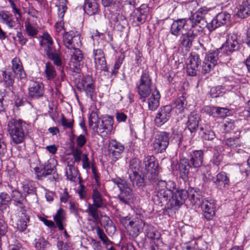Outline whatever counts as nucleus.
<instances>
[{"instance_id":"37998d69","label":"nucleus","mask_w":250,"mask_h":250,"mask_svg":"<svg viewBox=\"0 0 250 250\" xmlns=\"http://www.w3.org/2000/svg\"><path fill=\"white\" fill-rule=\"evenodd\" d=\"M175 105L176 112L179 113L183 112L187 105V103L184 97L182 96L176 99L175 102Z\"/></svg>"},{"instance_id":"393cba45","label":"nucleus","mask_w":250,"mask_h":250,"mask_svg":"<svg viewBox=\"0 0 250 250\" xmlns=\"http://www.w3.org/2000/svg\"><path fill=\"white\" fill-rule=\"evenodd\" d=\"M35 173L37 178L39 180H42L44 178L50 176L49 179H54V177L51 176L53 173H55V171L53 168H50L48 166L44 167H36L35 168Z\"/></svg>"},{"instance_id":"dca6fc26","label":"nucleus","mask_w":250,"mask_h":250,"mask_svg":"<svg viewBox=\"0 0 250 250\" xmlns=\"http://www.w3.org/2000/svg\"><path fill=\"white\" fill-rule=\"evenodd\" d=\"M192 167L190 165L188 159L187 158L181 159L175 166V168L179 171V177L186 181L188 177L189 168Z\"/></svg>"},{"instance_id":"473e14b6","label":"nucleus","mask_w":250,"mask_h":250,"mask_svg":"<svg viewBox=\"0 0 250 250\" xmlns=\"http://www.w3.org/2000/svg\"><path fill=\"white\" fill-rule=\"evenodd\" d=\"M0 19L3 23L10 28L14 27L16 25V22L13 19V15L8 12H0Z\"/></svg>"},{"instance_id":"2eb2a0df","label":"nucleus","mask_w":250,"mask_h":250,"mask_svg":"<svg viewBox=\"0 0 250 250\" xmlns=\"http://www.w3.org/2000/svg\"><path fill=\"white\" fill-rule=\"evenodd\" d=\"M28 92L29 96L32 98L42 97L44 92V85L41 82L32 81L29 85Z\"/></svg>"},{"instance_id":"052dcab7","label":"nucleus","mask_w":250,"mask_h":250,"mask_svg":"<svg viewBox=\"0 0 250 250\" xmlns=\"http://www.w3.org/2000/svg\"><path fill=\"white\" fill-rule=\"evenodd\" d=\"M11 201V197L5 192L0 193V206L6 205Z\"/></svg>"},{"instance_id":"13d9d810","label":"nucleus","mask_w":250,"mask_h":250,"mask_svg":"<svg viewBox=\"0 0 250 250\" xmlns=\"http://www.w3.org/2000/svg\"><path fill=\"white\" fill-rule=\"evenodd\" d=\"M72 37L70 49L76 48V47L80 46L81 44L80 36L77 32H74V36H72Z\"/></svg>"},{"instance_id":"20e7f679","label":"nucleus","mask_w":250,"mask_h":250,"mask_svg":"<svg viewBox=\"0 0 250 250\" xmlns=\"http://www.w3.org/2000/svg\"><path fill=\"white\" fill-rule=\"evenodd\" d=\"M220 41L222 42L220 50L227 55H229L239 48L237 36L235 34L224 33L220 37Z\"/></svg>"},{"instance_id":"680f3d73","label":"nucleus","mask_w":250,"mask_h":250,"mask_svg":"<svg viewBox=\"0 0 250 250\" xmlns=\"http://www.w3.org/2000/svg\"><path fill=\"white\" fill-rule=\"evenodd\" d=\"M93 55L94 62L99 61L100 60L105 59L104 54L103 51L101 49H94L93 50Z\"/></svg>"},{"instance_id":"e433bc0d","label":"nucleus","mask_w":250,"mask_h":250,"mask_svg":"<svg viewBox=\"0 0 250 250\" xmlns=\"http://www.w3.org/2000/svg\"><path fill=\"white\" fill-rule=\"evenodd\" d=\"M100 208L97 207L95 205L89 203L88 208L86 210V212L92 217L94 221L95 222H97L100 220L98 208Z\"/></svg>"},{"instance_id":"72a5a7b5","label":"nucleus","mask_w":250,"mask_h":250,"mask_svg":"<svg viewBox=\"0 0 250 250\" xmlns=\"http://www.w3.org/2000/svg\"><path fill=\"white\" fill-rule=\"evenodd\" d=\"M201 208L204 212V215L207 220H210L215 214L213 205L210 203H203L201 204Z\"/></svg>"},{"instance_id":"9b49d317","label":"nucleus","mask_w":250,"mask_h":250,"mask_svg":"<svg viewBox=\"0 0 250 250\" xmlns=\"http://www.w3.org/2000/svg\"><path fill=\"white\" fill-rule=\"evenodd\" d=\"M171 110L172 107L170 105L160 107L154 119L156 125L160 126L167 122L170 118Z\"/></svg>"},{"instance_id":"0eeeda50","label":"nucleus","mask_w":250,"mask_h":250,"mask_svg":"<svg viewBox=\"0 0 250 250\" xmlns=\"http://www.w3.org/2000/svg\"><path fill=\"white\" fill-rule=\"evenodd\" d=\"M169 134L166 132H161L156 135L152 144L153 150L156 153H162L165 151L169 144Z\"/></svg>"},{"instance_id":"a18cd8bd","label":"nucleus","mask_w":250,"mask_h":250,"mask_svg":"<svg viewBox=\"0 0 250 250\" xmlns=\"http://www.w3.org/2000/svg\"><path fill=\"white\" fill-rule=\"evenodd\" d=\"M63 42L64 45L68 49H70L72 39V36H74V31H70L69 32H63Z\"/></svg>"},{"instance_id":"cd10ccee","label":"nucleus","mask_w":250,"mask_h":250,"mask_svg":"<svg viewBox=\"0 0 250 250\" xmlns=\"http://www.w3.org/2000/svg\"><path fill=\"white\" fill-rule=\"evenodd\" d=\"M148 12L137 10L133 16V23L135 26H139L144 23L146 20Z\"/></svg>"},{"instance_id":"bf43d9fd","label":"nucleus","mask_w":250,"mask_h":250,"mask_svg":"<svg viewBox=\"0 0 250 250\" xmlns=\"http://www.w3.org/2000/svg\"><path fill=\"white\" fill-rule=\"evenodd\" d=\"M47 245H48V242L43 238H40L36 240L35 247L38 250H44Z\"/></svg>"},{"instance_id":"6e6552de","label":"nucleus","mask_w":250,"mask_h":250,"mask_svg":"<svg viewBox=\"0 0 250 250\" xmlns=\"http://www.w3.org/2000/svg\"><path fill=\"white\" fill-rule=\"evenodd\" d=\"M219 51L218 50L210 51L208 53L205 58L202 66V72L204 74L209 73L217 64L219 59Z\"/></svg>"},{"instance_id":"f3484780","label":"nucleus","mask_w":250,"mask_h":250,"mask_svg":"<svg viewBox=\"0 0 250 250\" xmlns=\"http://www.w3.org/2000/svg\"><path fill=\"white\" fill-rule=\"evenodd\" d=\"M22 188L25 197L33 202L37 201L36 188L33 181L25 182L23 184Z\"/></svg>"},{"instance_id":"79ce46f5","label":"nucleus","mask_w":250,"mask_h":250,"mask_svg":"<svg viewBox=\"0 0 250 250\" xmlns=\"http://www.w3.org/2000/svg\"><path fill=\"white\" fill-rule=\"evenodd\" d=\"M45 73L48 80H52L56 76L55 67L50 62L45 63Z\"/></svg>"},{"instance_id":"603ef678","label":"nucleus","mask_w":250,"mask_h":250,"mask_svg":"<svg viewBox=\"0 0 250 250\" xmlns=\"http://www.w3.org/2000/svg\"><path fill=\"white\" fill-rule=\"evenodd\" d=\"M63 24V22L62 21H61L60 22H58L55 25L57 40H59L60 37L63 36V32H65Z\"/></svg>"},{"instance_id":"5fc2aeb1","label":"nucleus","mask_w":250,"mask_h":250,"mask_svg":"<svg viewBox=\"0 0 250 250\" xmlns=\"http://www.w3.org/2000/svg\"><path fill=\"white\" fill-rule=\"evenodd\" d=\"M21 219L18 224V229L21 231L25 230L27 227V223L29 221V216L25 215L23 217L21 216Z\"/></svg>"},{"instance_id":"c85d7f7f","label":"nucleus","mask_w":250,"mask_h":250,"mask_svg":"<svg viewBox=\"0 0 250 250\" xmlns=\"http://www.w3.org/2000/svg\"><path fill=\"white\" fill-rule=\"evenodd\" d=\"M129 179L132 186L135 188L144 187L145 185L144 178L139 173H129Z\"/></svg>"},{"instance_id":"a19ab883","label":"nucleus","mask_w":250,"mask_h":250,"mask_svg":"<svg viewBox=\"0 0 250 250\" xmlns=\"http://www.w3.org/2000/svg\"><path fill=\"white\" fill-rule=\"evenodd\" d=\"M83 55L81 50L78 48L73 49L72 54L71 55V61L76 65H79L82 61Z\"/></svg>"},{"instance_id":"423d86ee","label":"nucleus","mask_w":250,"mask_h":250,"mask_svg":"<svg viewBox=\"0 0 250 250\" xmlns=\"http://www.w3.org/2000/svg\"><path fill=\"white\" fill-rule=\"evenodd\" d=\"M152 79L147 72H143L141 76L139 83L137 85L139 95L142 98L147 97L152 92L151 86Z\"/></svg>"},{"instance_id":"7c9ffc66","label":"nucleus","mask_w":250,"mask_h":250,"mask_svg":"<svg viewBox=\"0 0 250 250\" xmlns=\"http://www.w3.org/2000/svg\"><path fill=\"white\" fill-rule=\"evenodd\" d=\"M67 163L68 167V169H66L67 178L72 182H75L79 174L78 168L75 167V164H73V162H67Z\"/></svg>"},{"instance_id":"4be33fe9","label":"nucleus","mask_w":250,"mask_h":250,"mask_svg":"<svg viewBox=\"0 0 250 250\" xmlns=\"http://www.w3.org/2000/svg\"><path fill=\"white\" fill-rule=\"evenodd\" d=\"M1 75V82L3 83L4 86L6 88H9L14 93L13 84L15 83V74H13L11 71L4 70L2 71Z\"/></svg>"},{"instance_id":"4d7b16f0","label":"nucleus","mask_w":250,"mask_h":250,"mask_svg":"<svg viewBox=\"0 0 250 250\" xmlns=\"http://www.w3.org/2000/svg\"><path fill=\"white\" fill-rule=\"evenodd\" d=\"M61 124L64 129L68 128L71 130L73 127V120L67 119L63 114L61 115Z\"/></svg>"},{"instance_id":"49530a36","label":"nucleus","mask_w":250,"mask_h":250,"mask_svg":"<svg viewBox=\"0 0 250 250\" xmlns=\"http://www.w3.org/2000/svg\"><path fill=\"white\" fill-rule=\"evenodd\" d=\"M146 177L151 182H157L158 180V171L156 170H147L145 173Z\"/></svg>"},{"instance_id":"aec40b11","label":"nucleus","mask_w":250,"mask_h":250,"mask_svg":"<svg viewBox=\"0 0 250 250\" xmlns=\"http://www.w3.org/2000/svg\"><path fill=\"white\" fill-rule=\"evenodd\" d=\"M188 20L186 19H179L174 21L171 25L170 33L176 37L179 36L181 34L183 35V31L184 30L185 26Z\"/></svg>"},{"instance_id":"412c9836","label":"nucleus","mask_w":250,"mask_h":250,"mask_svg":"<svg viewBox=\"0 0 250 250\" xmlns=\"http://www.w3.org/2000/svg\"><path fill=\"white\" fill-rule=\"evenodd\" d=\"M11 198V200H13L14 205L20 208V211L24 214V212L26 211L25 207L24 206V204L26 201L25 197L18 190H14L12 191Z\"/></svg>"},{"instance_id":"69168bd1","label":"nucleus","mask_w":250,"mask_h":250,"mask_svg":"<svg viewBox=\"0 0 250 250\" xmlns=\"http://www.w3.org/2000/svg\"><path fill=\"white\" fill-rule=\"evenodd\" d=\"M118 218L119 219L120 222L125 227L127 228L128 227V225L129 221H131V217L129 215H127L126 216H123L121 215H119L118 216Z\"/></svg>"},{"instance_id":"f704fd0d","label":"nucleus","mask_w":250,"mask_h":250,"mask_svg":"<svg viewBox=\"0 0 250 250\" xmlns=\"http://www.w3.org/2000/svg\"><path fill=\"white\" fill-rule=\"evenodd\" d=\"M129 173H139L142 172V165L140 160L137 158H133L129 163Z\"/></svg>"},{"instance_id":"bb28decb","label":"nucleus","mask_w":250,"mask_h":250,"mask_svg":"<svg viewBox=\"0 0 250 250\" xmlns=\"http://www.w3.org/2000/svg\"><path fill=\"white\" fill-rule=\"evenodd\" d=\"M53 219L56 226L60 230L64 229V225H65L66 221L65 213L62 208L59 209L56 214L54 215Z\"/></svg>"},{"instance_id":"2f4dec72","label":"nucleus","mask_w":250,"mask_h":250,"mask_svg":"<svg viewBox=\"0 0 250 250\" xmlns=\"http://www.w3.org/2000/svg\"><path fill=\"white\" fill-rule=\"evenodd\" d=\"M144 163L146 171L157 170L158 167V161L153 155L146 157L144 159Z\"/></svg>"},{"instance_id":"7ed1b4c3","label":"nucleus","mask_w":250,"mask_h":250,"mask_svg":"<svg viewBox=\"0 0 250 250\" xmlns=\"http://www.w3.org/2000/svg\"><path fill=\"white\" fill-rule=\"evenodd\" d=\"M111 181L117 185L120 190L117 198L121 202L127 205L133 202L134 194L132 189L129 186V184L125 180L119 177H116L112 178Z\"/></svg>"},{"instance_id":"8fccbe9b","label":"nucleus","mask_w":250,"mask_h":250,"mask_svg":"<svg viewBox=\"0 0 250 250\" xmlns=\"http://www.w3.org/2000/svg\"><path fill=\"white\" fill-rule=\"evenodd\" d=\"M25 28L27 35L31 37H35L38 33V30L29 22L25 23Z\"/></svg>"},{"instance_id":"3c124183","label":"nucleus","mask_w":250,"mask_h":250,"mask_svg":"<svg viewBox=\"0 0 250 250\" xmlns=\"http://www.w3.org/2000/svg\"><path fill=\"white\" fill-rule=\"evenodd\" d=\"M95 67L97 71H108L105 58L94 62Z\"/></svg>"},{"instance_id":"5701e85b","label":"nucleus","mask_w":250,"mask_h":250,"mask_svg":"<svg viewBox=\"0 0 250 250\" xmlns=\"http://www.w3.org/2000/svg\"><path fill=\"white\" fill-rule=\"evenodd\" d=\"M84 10L88 15L92 16L99 12V4L98 0H85Z\"/></svg>"},{"instance_id":"ddd939ff","label":"nucleus","mask_w":250,"mask_h":250,"mask_svg":"<svg viewBox=\"0 0 250 250\" xmlns=\"http://www.w3.org/2000/svg\"><path fill=\"white\" fill-rule=\"evenodd\" d=\"M201 121V117L197 112H192L188 116L187 125L191 132H195L199 127L201 131L206 129V126L204 127L200 124Z\"/></svg>"},{"instance_id":"f257e3e1","label":"nucleus","mask_w":250,"mask_h":250,"mask_svg":"<svg viewBox=\"0 0 250 250\" xmlns=\"http://www.w3.org/2000/svg\"><path fill=\"white\" fill-rule=\"evenodd\" d=\"M176 189V185L172 181H159L152 197L155 204L162 206L169 203L171 208L183 205L189 196V190L181 189L174 193L173 191Z\"/></svg>"},{"instance_id":"338daca9","label":"nucleus","mask_w":250,"mask_h":250,"mask_svg":"<svg viewBox=\"0 0 250 250\" xmlns=\"http://www.w3.org/2000/svg\"><path fill=\"white\" fill-rule=\"evenodd\" d=\"M203 132L202 137L205 140H212L215 136L214 132L212 130L202 131Z\"/></svg>"},{"instance_id":"58836bf2","label":"nucleus","mask_w":250,"mask_h":250,"mask_svg":"<svg viewBox=\"0 0 250 250\" xmlns=\"http://www.w3.org/2000/svg\"><path fill=\"white\" fill-rule=\"evenodd\" d=\"M146 235L150 239H158L160 237L159 233L152 226L147 225L146 229Z\"/></svg>"},{"instance_id":"6ab92c4d","label":"nucleus","mask_w":250,"mask_h":250,"mask_svg":"<svg viewBox=\"0 0 250 250\" xmlns=\"http://www.w3.org/2000/svg\"><path fill=\"white\" fill-rule=\"evenodd\" d=\"M203 152L202 150L192 151L188 155V162L191 166L194 168L200 167L203 164Z\"/></svg>"},{"instance_id":"864d4df0","label":"nucleus","mask_w":250,"mask_h":250,"mask_svg":"<svg viewBox=\"0 0 250 250\" xmlns=\"http://www.w3.org/2000/svg\"><path fill=\"white\" fill-rule=\"evenodd\" d=\"M225 144L228 146L236 147L240 146L239 139L237 137H229L226 139Z\"/></svg>"},{"instance_id":"e2e57ef3","label":"nucleus","mask_w":250,"mask_h":250,"mask_svg":"<svg viewBox=\"0 0 250 250\" xmlns=\"http://www.w3.org/2000/svg\"><path fill=\"white\" fill-rule=\"evenodd\" d=\"M45 51L48 58L61 53L60 50H56L53 45L47 46L45 49Z\"/></svg>"},{"instance_id":"ea45409f","label":"nucleus","mask_w":250,"mask_h":250,"mask_svg":"<svg viewBox=\"0 0 250 250\" xmlns=\"http://www.w3.org/2000/svg\"><path fill=\"white\" fill-rule=\"evenodd\" d=\"M203 20L204 16L200 14H197V12H195L192 14L188 19H187L188 21H189L191 24L190 28H192L193 27L195 26H200L198 25V24L201 21Z\"/></svg>"},{"instance_id":"09e8293b","label":"nucleus","mask_w":250,"mask_h":250,"mask_svg":"<svg viewBox=\"0 0 250 250\" xmlns=\"http://www.w3.org/2000/svg\"><path fill=\"white\" fill-rule=\"evenodd\" d=\"M95 230L99 238L103 241L104 244L108 245L112 243L99 226L95 227Z\"/></svg>"},{"instance_id":"4468645a","label":"nucleus","mask_w":250,"mask_h":250,"mask_svg":"<svg viewBox=\"0 0 250 250\" xmlns=\"http://www.w3.org/2000/svg\"><path fill=\"white\" fill-rule=\"evenodd\" d=\"M144 226V223L142 220L135 218L129 222L126 229L130 235L133 237H136L142 231Z\"/></svg>"},{"instance_id":"0e129e2a","label":"nucleus","mask_w":250,"mask_h":250,"mask_svg":"<svg viewBox=\"0 0 250 250\" xmlns=\"http://www.w3.org/2000/svg\"><path fill=\"white\" fill-rule=\"evenodd\" d=\"M43 43H47V46L53 45L52 39L48 33H44L42 36V41L40 42V44L42 45Z\"/></svg>"},{"instance_id":"774afa93","label":"nucleus","mask_w":250,"mask_h":250,"mask_svg":"<svg viewBox=\"0 0 250 250\" xmlns=\"http://www.w3.org/2000/svg\"><path fill=\"white\" fill-rule=\"evenodd\" d=\"M48 58L50 60L52 61L53 63L57 66H61L62 64L61 53L57 54L55 56H52L51 57H48Z\"/></svg>"},{"instance_id":"c756f323","label":"nucleus","mask_w":250,"mask_h":250,"mask_svg":"<svg viewBox=\"0 0 250 250\" xmlns=\"http://www.w3.org/2000/svg\"><path fill=\"white\" fill-rule=\"evenodd\" d=\"M237 15L241 19L246 18L250 15V0H246L242 2L239 6Z\"/></svg>"},{"instance_id":"1a4fd4ad","label":"nucleus","mask_w":250,"mask_h":250,"mask_svg":"<svg viewBox=\"0 0 250 250\" xmlns=\"http://www.w3.org/2000/svg\"><path fill=\"white\" fill-rule=\"evenodd\" d=\"M125 146L115 139H112L108 146V153L112 161L116 162L122 157Z\"/></svg>"},{"instance_id":"c9c22d12","label":"nucleus","mask_w":250,"mask_h":250,"mask_svg":"<svg viewBox=\"0 0 250 250\" xmlns=\"http://www.w3.org/2000/svg\"><path fill=\"white\" fill-rule=\"evenodd\" d=\"M92 198L93 202L92 204L98 207H102L104 205L105 200L96 188L93 189Z\"/></svg>"},{"instance_id":"a878e982","label":"nucleus","mask_w":250,"mask_h":250,"mask_svg":"<svg viewBox=\"0 0 250 250\" xmlns=\"http://www.w3.org/2000/svg\"><path fill=\"white\" fill-rule=\"evenodd\" d=\"M161 96L159 91L155 89L152 92L151 96L148 99V106L149 110L154 111L159 105V100Z\"/></svg>"},{"instance_id":"9d476101","label":"nucleus","mask_w":250,"mask_h":250,"mask_svg":"<svg viewBox=\"0 0 250 250\" xmlns=\"http://www.w3.org/2000/svg\"><path fill=\"white\" fill-rule=\"evenodd\" d=\"M113 119L111 116L105 117L99 122L94 130L99 135L105 137L110 133L113 129Z\"/></svg>"},{"instance_id":"39448f33","label":"nucleus","mask_w":250,"mask_h":250,"mask_svg":"<svg viewBox=\"0 0 250 250\" xmlns=\"http://www.w3.org/2000/svg\"><path fill=\"white\" fill-rule=\"evenodd\" d=\"M202 32L201 26H195L188 30L183 34L180 40V45L186 48L188 51L192 46L193 41Z\"/></svg>"},{"instance_id":"de8ad7c7","label":"nucleus","mask_w":250,"mask_h":250,"mask_svg":"<svg viewBox=\"0 0 250 250\" xmlns=\"http://www.w3.org/2000/svg\"><path fill=\"white\" fill-rule=\"evenodd\" d=\"M188 193L189 196L188 198L192 204H200L201 203V197L197 193L195 192L194 190L192 189L189 190Z\"/></svg>"},{"instance_id":"b1692460","label":"nucleus","mask_w":250,"mask_h":250,"mask_svg":"<svg viewBox=\"0 0 250 250\" xmlns=\"http://www.w3.org/2000/svg\"><path fill=\"white\" fill-rule=\"evenodd\" d=\"M83 89L85 91L87 96L92 99L94 92V86L92 78L90 76L84 77L82 82Z\"/></svg>"},{"instance_id":"a211bd4d","label":"nucleus","mask_w":250,"mask_h":250,"mask_svg":"<svg viewBox=\"0 0 250 250\" xmlns=\"http://www.w3.org/2000/svg\"><path fill=\"white\" fill-rule=\"evenodd\" d=\"M11 68L12 73L13 72L21 80L26 79V74L19 58L15 57L12 60Z\"/></svg>"},{"instance_id":"f8f14e48","label":"nucleus","mask_w":250,"mask_h":250,"mask_svg":"<svg viewBox=\"0 0 250 250\" xmlns=\"http://www.w3.org/2000/svg\"><path fill=\"white\" fill-rule=\"evenodd\" d=\"M201 61L199 56L195 53H191L187 59V73L188 75L195 76L198 71Z\"/></svg>"},{"instance_id":"4c0bfd02","label":"nucleus","mask_w":250,"mask_h":250,"mask_svg":"<svg viewBox=\"0 0 250 250\" xmlns=\"http://www.w3.org/2000/svg\"><path fill=\"white\" fill-rule=\"evenodd\" d=\"M100 119L99 118L98 114L96 112L92 111L89 115L88 119L89 126L93 130H95L96 127L99 125Z\"/></svg>"},{"instance_id":"6e6d98bb","label":"nucleus","mask_w":250,"mask_h":250,"mask_svg":"<svg viewBox=\"0 0 250 250\" xmlns=\"http://www.w3.org/2000/svg\"><path fill=\"white\" fill-rule=\"evenodd\" d=\"M230 18V15L228 13L226 12H220V26L221 24H226V28H227Z\"/></svg>"},{"instance_id":"c03bdc74","label":"nucleus","mask_w":250,"mask_h":250,"mask_svg":"<svg viewBox=\"0 0 250 250\" xmlns=\"http://www.w3.org/2000/svg\"><path fill=\"white\" fill-rule=\"evenodd\" d=\"M82 151L78 148H74L72 150L71 154L73 157V160L71 159L70 161H68V162H73V164L79 163L81 161V158L83 157Z\"/></svg>"},{"instance_id":"f03ea898","label":"nucleus","mask_w":250,"mask_h":250,"mask_svg":"<svg viewBox=\"0 0 250 250\" xmlns=\"http://www.w3.org/2000/svg\"><path fill=\"white\" fill-rule=\"evenodd\" d=\"M28 125L21 119H11L7 124V131L10 136L12 145L24 142L28 133Z\"/></svg>"}]
</instances>
